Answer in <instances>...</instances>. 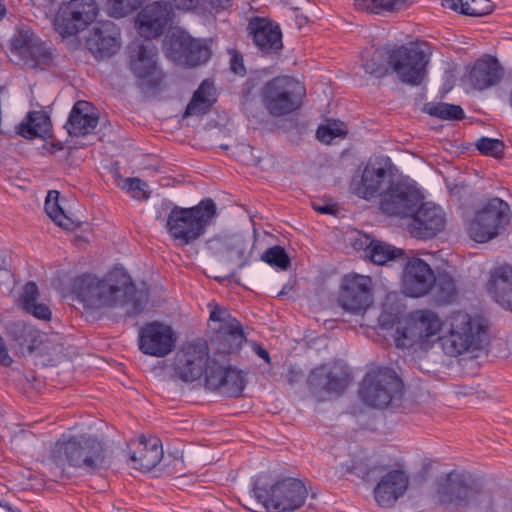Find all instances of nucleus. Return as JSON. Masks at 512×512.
<instances>
[{
	"mask_svg": "<svg viewBox=\"0 0 512 512\" xmlns=\"http://www.w3.org/2000/svg\"><path fill=\"white\" fill-rule=\"evenodd\" d=\"M217 215V205L212 198H204L188 208L174 205L168 214L165 228L178 246H187L206 233Z\"/></svg>",
	"mask_w": 512,
	"mask_h": 512,
	"instance_id": "f257e3e1",
	"label": "nucleus"
},
{
	"mask_svg": "<svg viewBox=\"0 0 512 512\" xmlns=\"http://www.w3.org/2000/svg\"><path fill=\"white\" fill-rule=\"evenodd\" d=\"M105 447L96 436L82 435L59 440L51 451V457L57 466H70L93 474L104 467Z\"/></svg>",
	"mask_w": 512,
	"mask_h": 512,
	"instance_id": "f03ea898",
	"label": "nucleus"
},
{
	"mask_svg": "<svg viewBox=\"0 0 512 512\" xmlns=\"http://www.w3.org/2000/svg\"><path fill=\"white\" fill-rule=\"evenodd\" d=\"M120 276L119 284L115 285L92 273L81 274L72 282V293L86 308L101 309L116 306L123 302L119 300L120 292L129 296L135 291L132 278L124 271L120 272Z\"/></svg>",
	"mask_w": 512,
	"mask_h": 512,
	"instance_id": "7ed1b4c3",
	"label": "nucleus"
},
{
	"mask_svg": "<svg viewBox=\"0 0 512 512\" xmlns=\"http://www.w3.org/2000/svg\"><path fill=\"white\" fill-rule=\"evenodd\" d=\"M251 492L266 512H294L305 504L308 497L303 481L294 477H284L270 486L256 479Z\"/></svg>",
	"mask_w": 512,
	"mask_h": 512,
	"instance_id": "20e7f679",
	"label": "nucleus"
},
{
	"mask_svg": "<svg viewBox=\"0 0 512 512\" xmlns=\"http://www.w3.org/2000/svg\"><path fill=\"white\" fill-rule=\"evenodd\" d=\"M264 107L275 117L298 110L306 97L305 85L290 76H277L269 80L261 91Z\"/></svg>",
	"mask_w": 512,
	"mask_h": 512,
	"instance_id": "39448f33",
	"label": "nucleus"
},
{
	"mask_svg": "<svg viewBox=\"0 0 512 512\" xmlns=\"http://www.w3.org/2000/svg\"><path fill=\"white\" fill-rule=\"evenodd\" d=\"M485 333V326L480 318L459 312L452 317L450 330L441 338L443 350L452 357L478 350L482 346Z\"/></svg>",
	"mask_w": 512,
	"mask_h": 512,
	"instance_id": "423d86ee",
	"label": "nucleus"
},
{
	"mask_svg": "<svg viewBox=\"0 0 512 512\" xmlns=\"http://www.w3.org/2000/svg\"><path fill=\"white\" fill-rule=\"evenodd\" d=\"M386 55L389 68L401 83L411 87L423 84L429 63V58L423 50L400 45L386 50Z\"/></svg>",
	"mask_w": 512,
	"mask_h": 512,
	"instance_id": "0eeeda50",
	"label": "nucleus"
},
{
	"mask_svg": "<svg viewBox=\"0 0 512 512\" xmlns=\"http://www.w3.org/2000/svg\"><path fill=\"white\" fill-rule=\"evenodd\" d=\"M510 221V207L504 200L490 199L470 223L471 238L478 243H485L498 236Z\"/></svg>",
	"mask_w": 512,
	"mask_h": 512,
	"instance_id": "6e6552de",
	"label": "nucleus"
},
{
	"mask_svg": "<svg viewBox=\"0 0 512 512\" xmlns=\"http://www.w3.org/2000/svg\"><path fill=\"white\" fill-rule=\"evenodd\" d=\"M211 364L209 346L203 339H197L184 344L175 354L173 371L185 383H192L206 377Z\"/></svg>",
	"mask_w": 512,
	"mask_h": 512,
	"instance_id": "1a4fd4ad",
	"label": "nucleus"
},
{
	"mask_svg": "<svg viewBox=\"0 0 512 512\" xmlns=\"http://www.w3.org/2000/svg\"><path fill=\"white\" fill-rule=\"evenodd\" d=\"M436 497L442 505L466 507L479 502L480 491L465 474L453 470L438 479Z\"/></svg>",
	"mask_w": 512,
	"mask_h": 512,
	"instance_id": "9d476101",
	"label": "nucleus"
},
{
	"mask_svg": "<svg viewBox=\"0 0 512 512\" xmlns=\"http://www.w3.org/2000/svg\"><path fill=\"white\" fill-rule=\"evenodd\" d=\"M163 48L170 60L186 67L201 65L211 57V50L205 43L184 32L168 34Z\"/></svg>",
	"mask_w": 512,
	"mask_h": 512,
	"instance_id": "9b49d317",
	"label": "nucleus"
},
{
	"mask_svg": "<svg viewBox=\"0 0 512 512\" xmlns=\"http://www.w3.org/2000/svg\"><path fill=\"white\" fill-rule=\"evenodd\" d=\"M442 327L437 314L431 310H417L410 314L407 325L397 327L394 335L395 345L399 349L412 347L429 337L436 335Z\"/></svg>",
	"mask_w": 512,
	"mask_h": 512,
	"instance_id": "f8f14e48",
	"label": "nucleus"
},
{
	"mask_svg": "<svg viewBox=\"0 0 512 512\" xmlns=\"http://www.w3.org/2000/svg\"><path fill=\"white\" fill-rule=\"evenodd\" d=\"M130 70L140 81L139 88L143 92L155 93L160 90L165 73L159 69L157 50L154 46L137 45V49L129 56Z\"/></svg>",
	"mask_w": 512,
	"mask_h": 512,
	"instance_id": "ddd939ff",
	"label": "nucleus"
},
{
	"mask_svg": "<svg viewBox=\"0 0 512 512\" xmlns=\"http://www.w3.org/2000/svg\"><path fill=\"white\" fill-rule=\"evenodd\" d=\"M247 373L231 365V359L211 358L207 370L206 388L222 391L229 397H240L247 384Z\"/></svg>",
	"mask_w": 512,
	"mask_h": 512,
	"instance_id": "4468645a",
	"label": "nucleus"
},
{
	"mask_svg": "<svg viewBox=\"0 0 512 512\" xmlns=\"http://www.w3.org/2000/svg\"><path fill=\"white\" fill-rule=\"evenodd\" d=\"M98 15L94 0H71L57 13L54 26L62 36H74L91 24Z\"/></svg>",
	"mask_w": 512,
	"mask_h": 512,
	"instance_id": "2eb2a0df",
	"label": "nucleus"
},
{
	"mask_svg": "<svg viewBox=\"0 0 512 512\" xmlns=\"http://www.w3.org/2000/svg\"><path fill=\"white\" fill-rule=\"evenodd\" d=\"M372 300V279L370 276L353 272L344 275L339 295V303L343 309L358 314L366 311Z\"/></svg>",
	"mask_w": 512,
	"mask_h": 512,
	"instance_id": "dca6fc26",
	"label": "nucleus"
},
{
	"mask_svg": "<svg viewBox=\"0 0 512 512\" xmlns=\"http://www.w3.org/2000/svg\"><path fill=\"white\" fill-rule=\"evenodd\" d=\"M446 225V215L441 206L433 202H420L409 217L408 231L413 238L431 239Z\"/></svg>",
	"mask_w": 512,
	"mask_h": 512,
	"instance_id": "f3484780",
	"label": "nucleus"
},
{
	"mask_svg": "<svg viewBox=\"0 0 512 512\" xmlns=\"http://www.w3.org/2000/svg\"><path fill=\"white\" fill-rule=\"evenodd\" d=\"M255 241L242 235L216 236L208 241V249L221 261L235 263L238 270L252 263Z\"/></svg>",
	"mask_w": 512,
	"mask_h": 512,
	"instance_id": "a211bd4d",
	"label": "nucleus"
},
{
	"mask_svg": "<svg viewBox=\"0 0 512 512\" xmlns=\"http://www.w3.org/2000/svg\"><path fill=\"white\" fill-rule=\"evenodd\" d=\"M401 276V290L411 298H420L427 295L434 284L436 276L428 263L418 257H405Z\"/></svg>",
	"mask_w": 512,
	"mask_h": 512,
	"instance_id": "6ab92c4d",
	"label": "nucleus"
},
{
	"mask_svg": "<svg viewBox=\"0 0 512 512\" xmlns=\"http://www.w3.org/2000/svg\"><path fill=\"white\" fill-rule=\"evenodd\" d=\"M175 343L172 328L158 321L147 323L139 332L138 348L145 355L165 357L173 351Z\"/></svg>",
	"mask_w": 512,
	"mask_h": 512,
	"instance_id": "aec40b11",
	"label": "nucleus"
},
{
	"mask_svg": "<svg viewBox=\"0 0 512 512\" xmlns=\"http://www.w3.org/2000/svg\"><path fill=\"white\" fill-rule=\"evenodd\" d=\"M422 200L423 196L413 184L392 181L386 188V215L409 218Z\"/></svg>",
	"mask_w": 512,
	"mask_h": 512,
	"instance_id": "412c9836",
	"label": "nucleus"
},
{
	"mask_svg": "<svg viewBox=\"0 0 512 512\" xmlns=\"http://www.w3.org/2000/svg\"><path fill=\"white\" fill-rule=\"evenodd\" d=\"M14 52L25 60L34 62L35 68L42 70L53 64V53L31 30H20L11 40Z\"/></svg>",
	"mask_w": 512,
	"mask_h": 512,
	"instance_id": "4be33fe9",
	"label": "nucleus"
},
{
	"mask_svg": "<svg viewBox=\"0 0 512 512\" xmlns=\"http://www.w3.org/2000/svg\"><path fill=\"white\" fill-rule=\"evenodd\" d=\"M349 382L350 375L346 371H335L328 365H320L310 372L308 388L315 396H320L322 393L341 395Z\"/></svg>",
	"mask_w": 512,
	"mask_h": 512,
	"instance_id": "5701e85b",
	"label": "nucleus"
},
{
	"mask_svg": "<svg viewBox=\"0 0 512 512\" xmlns=\"http://www.w3.org/2000/svg\"><path fill=\"white\" fill-rule=\"evenodd\" d=\"M254 45L263 54H276L282 47V32L278 25L261 17H253L247 26Z\"/></svg>",
	"mask_w": 512,
	"mask_h": 512,
	"instance_id": "b1692460",
	"label": "nucleus"
},
{
	"mask_svg": "<svg viewBox=\"0 0 512 512\" xmlns=\"http://www.w3.org/2000/svg\"><path fill=\"white\" fill-rule=\"evenodd\" d=\"M119 36V30L114 23L104 22L93 28L86 45L97 60L107 59L120 48Z\"/></svg>",
	"mask_w": 512,
	"mask_h": 512,
	"instance_id": "393cba45",
	"label": "nucleus"
},
{
	"mask_svg": "<svg viewBox=\"0 0 512 512\" xmlns=\"http://www.w3.org/2000/svg\"><path fill=\"white\" fill-rule=\"evenodd\" d=\"M384 180V163L381 156L371 157L364 168L361 183L355 188V193L366 200L379 197V209L384 211V191L381 184Z\"/></svg>",
	"mask_w": 512,
	"mask_h": 512,
	"instance_id": "a878e982",
	"label": "nucleus"
},
{
	"mask_svg": "<svg viewBox=\"0 0 512 512\" xmlns=\"http://www.w3.org/2000/svg\"><path fill=\"white\" fill-rule=\"evenodd\" d=\"M467 78L473 89L483 91L500 83L503 68L496 57L486 55L473 63Z\"/></svg>",
	"mask_w": 512,
	"mask_h": 512,
	"instance_id": "bb28decb",
	"label": "nucleus"
},
{
	"mask_svg": "<svg viewBox=\"0 0 512 512\" xmlns=\"http://www.w3.org/2000/svg\"><path fill=\"white\" fill-rule=\"evenodd\" d=\"M245 339L242 325L237 319H233L229 325H222L212 340L215 350L211 358L230 359V354L238 352Z\"/></svg>",
	"mask_w": 512,
	"mask_h": 512,
	"instance_id": "cd10ccee",
	"label": "nucleus"
},
{
	"mask_svg": "<svg viewBox=\"0 0 512 512\" xmlns=\"http://www.w3.org/2000/svg\"><path fill=\"white\" fill-rule=\"evenodd\" d=\"M389 456L386 462V507L392 506L402 498L409 487V475L404 469L403 459L400 456Z\"/></svg>",
	"mask_w": 512,
	"mask_h": 512,
	"instance_id": "c85d7f7f",
	"label": "nucleus"
},
{
	"mask_svg": "<svg viewBox=\"0 0 512 512\" xmlns=\"http://www.w3.org/2000/svg\"><path fill=\"white\" fill-rule=\"evenodd\" d=\"M98 121L99 115L94 112L93 105L79 100L73 105L65 127L71 136H86L94 131Z\"/></svg>",
	"mask_w": 512,
	"mask_h": 512,
	"instance_id": "c756f323",
	"label": "nucleus"
},
{
	"mask_svg": "<svg viewBox=\"0 0 512 512\" xmlns=\"http://www.w3.org/2000/svg\"><path fill=\"white\" fill-rule=\"evenodd\" d=\"M358 395L367 406L379 408L384 404V366L370 367L362 379Z\"/></svg>",
	"mask_w": 512,
	"mask_h": 512,
	"instance_id": "7c9ffc66",
	"label": "nucleus"
},
{
	"mask_svg": "<svg viewBox=\"0 0 512 512\" xmlns=\"http://www.w3.org/2000/svg\"><path fill=\"white\" fill-rule=\"evenodd\" d=\"M163 458L161 440L157 437L141 436L136 450L130 453L129 459L135 469L150 471L156 467Z\"/></svg>",
	"mask_w": 512,
	"mask_h": 512,
	"instance_id": "2f4dec72",
	"label": "nucleus"
},
{
	"mask_svg": "<svg viewBox=\"0 0 512 512\" xmlns=\"http://www.w3.org/2000/svg\"><path fill=\"white\" fill-rule=\"evenodd\" d=\"M487 291L497 304L512 312V267L496 268L487 284Z\"/></svg>",
	"mask_w": 512,
	"mask_h": 512,
	"instance_id": "473e14b6",
	"label": "nucleus"
},
{
	"mask_svg": "<svg viewBox=\"0 0 512 512\" xmlns=\"http://www.w3.org/2000/svg\"><path fill=\"white\" fill-rule=\"evenodd\" d=\"M167 10L159 2L146 6L138 15L141 36L154 39L162 35L168 21Z\"/></svg>",
	"mask_w": 512,
	"mask_h": 512,
	"instance_id": "72a5a7b5",
	"label": "nucleus"
},
{
	"mask_svg": "<svg viewBox=\"0 0 512 512\" xmlns=\"http://www.w3.org/2000/svg\"><path fill=\"white\" fill-rule=\"evenodd\" d=\"M347 472L354 473L368 484H374L373 495L379 507L384 505V466L370 461H353Z\"/></svg>",
	"mask_w": 512,
	"mask_h": 512,
	"instance_id": "f704fd0d",
	"label": "nucleus"
},
{
	"mask_svg": "<svg viewBox=\"0 0 512 512\" xmlns=\"http://www.w3.org/2000/svg\"><path fill=\"white\" fill-rule=\"evenodd\" d=\"M50 126L49 117L43 111H31L19 125L18 133L26 139L43 137Z\"/></svg>",
	"mask_w": 512,
	"mask_h": 512,
	"instance_id": "c9c22d12",
	"label": "nucleus"
},
{
	"mask_svg": "<svg viewBox=\"0 0 512 512\" xmlns=\"http://www.w3.org/2000/svg\"><path fill=\"white\" fill-rule=\"evenodd\" d=\"M442 5L445 8L473 17L487 15L494 8L490 0H442Z\"/></svg>",
	"mask_w": 512,
	"mask_h": 512,
	"instance_id": "e433bc0d",
	"label": "nucleus"
},
{
	"mask_svg": "<svg viewBox=\"0 0 512 512\" xmlns=\"http://www.w3.org/2000/svg\"><path fill=\"white\" fill-rule=\"evenodd\" d=\"M351 245L356 251H364L365 256L374 264L384 265V244L372 239L367 234L358 233L351 240Z\"/></svg>",
	"mask_w": 512,
	"mask_h": 512,
	"instance_id": "4c0bfd02",
	"label": "nucleus"
},
{
	"mask_svg": "<svg viewBox=\"0 0 512 512\" xmlns=\"http://www.w3.org/2000/svg\"><path fill=\"white\" fill-rule=\"evenodd\" d=\"M386 410H398L402 407L404 383L396 372L386 367Z\"/></svg>",
	"mask_w": 512,
	"mask_h": 512,
	"instance_id": "58836bf2",
	"label": "nucleus"
},
{
	"mask_svg": "<svg viewBox=\"0 0 512 512\" xmlns=\"http://www.w3.org/2000/svg\"><path fill=\"white\" fill-rule=\"evenodd\" d=\"M213 89V84L208 80H204L194 92L192 99L185 109L183 117L205 114L211 107V102L208 97L211 96Z\"/></svg>",
	"mask_w": 512,
	"mask_h": 512,
	"instance_id": "ea45409f",
	"label": "nucleus"
},
{
	"mask_svg": "<svg viewBox=\"0 0 512 512\" xmlns=\"http://www.w3.org/2000/svg\"><path fill=\"white\" fill-rule=\"evenodd\" d=\"M59 192L51 190L48 192L45 201V211L47 215L59 226L65 229H73L78 226L69 218L58 203Z\"/></svg>",
	"mask_w": 512,
	"mask_h": 512,
	"instance_id": "a19ab883",
	"label": "nucleus"
},
{
	"mask_svg": "<svg viewBox=\"0 0 512 512\" xmlns=\"http://www.w3.org/2000/svg\"><path fill=\"white\" fill-rule=\"evenodd\" d=\"M423 111L442 120H462L465 117L461 106L445 102H428L424 105Z\"/></svg>",
	"mask_w": 512,
	"mask_h": 512,
	"instance_id": "79ce46f5",
	"label": "nucleus"
},
{
	"mask_svg": "<svg viewBox=\"0 0 512 512\" xmlns=\"http://www.w3.org/2000/svg\"><path fill=\"white\" fill-rule=\"evenodd\" d=\"M365 72L375 78L384 76V49H367L363 54V64Z\"/></svg>",
	"mask_w": 512,
	"mask_h": 512,
	"instance_id": "37998d69",
	"label": "nucleus"
},
{
	"mask_svg": "<svg viewBox=\"0 0 512 512\" xmlns=\"http://www.w3.org/2000/svg\"><path fill=\"white\" fill-rule=\"evenodd\" d=\"M436 297L440 303H451L457 296V288L454 279L446 272L439 273L436 277Z\"/></svg>",
	"mask_w": 512,
	"mask_h": 512,
	"instance_id": "c03bdc74",
	"label": "nucleus"
},
{
	"mask_svg": "<svg viewBox=\"0 0 512 512\" xmlns=\"http://www.w3.org/2000/svg\"><path fill=\"white\" fill-rule=\"evenodd\" d=\"M260 260L283 271L288 270L291 266L289 255L286 250L279 245L266 249L261 255Z\"/></svg>",
	"mask_w": 512,
	"mask_h": 512,
	"instance_id": "a18cd8bd",
	"label": "nucleus"
},
{
	"mask_svg": "<svg viewBox=\"0 0 512 512\" xmlns=\"http://www.w3.org/2000/svg\"><path fill=\"white\" fill-rule=\"evenodd\" d=\"M142 0H107L109 14L114 18L125 17L138 10Z\"/></svg>",
	"mask_w": 512,
	"mask_h": 512,
	"instance_id": "49530a36",
	"label": "nucleus"
},
{
	"mask_svg": "<svg viewBox=\"0 0 512 512\" xmlns=\"http://www.w3.org/2000/svg\"><path fill=\"white\" fill-rule=\"evenodd\" d=\"M477 150L485 156L501 157L504 153V143L497 138L481 137L476 141Z\"/></svg>",
	"mask_w": 512,
	"mask_h": 512,
	"instance_id": "de8ad7c7",
	"label": "nucleus"
},
{
	"mask_svg": "<svg viewBox=\"0 0 512 512\" xmlns=\"http://www.w3.org/2000/svg\"><path fill=\"white\" fill-rule=\"evenodd\" d=\"M342 123L339 125L337 123L321 125L316 131L317 139L322 143H330L334 138L344 135L346 132L342 128Z\"/></svg>",
	"mask_w": 512,
	"mask_h": 512,
	"instance_id": "09e8293b",
	"label": "nucleus"
},
{
	"mask_svg": "<svg viewBox=\"0 0 512 512\" xmlns=\"http://www.w3.org/2000/svg\"><path fill=\"white\" fill-rule=\"evenodd\" d=\"M384 310L378 315L376 325H370L368 323H362L361 327L366 326L363 331V334L370 338L372 341L376 343L382 344L384 341V335L382 331H384Z\"/></svg>",
	"mask_w": 512,
	"mask_h": 512,
	"instance_id": "8fccbe9b",
	"label": "nucleus"
},
{
	"mask_svg": "<svg viewBox=\"0 0 512 512\" xmlns=\"http://www.w3.org/2000/svg\"><path fill=\"white\" fill-rule=\"evenodd\" d=\"M9 333L20 345H25L32 340L33 329L23 322H17L9 327Z\"/></svg>",
	"mask_w": 512,
	"mask_h": 512,
	"instance_id": "3c124183",
	"label": "nucleus"
},
{
	"mask_svg": "<svg viewBox=\"0 0 512 512\" xmlns=\"http://www.w3.org/2000/svg\"><path fill=\"white\" fill-rule=\"evenodd\" d=\"M354 5L356 9L371 14H382L384 11V0H354Z\"/></svg>",
	"mask_w": 512,
	"mask_h": 512,
	"instance_id": "603ef678",
	"label": "nucleus"
},
{
	"mask_svg": "<svg viewBox=\"0 0 512 512\" xmlns=\"http://www.w3.org/2000/svg\"><path fill=\"white\" fill-rule=\"evenodd\" d=\"M39 291L35 282H27L21 295L22 307L25 309L29 305L38 301Z\"/></svg>",
	"mask_w": 512,
	"mask_h": 512,
	"instance_id": "864d4df0",
	"label": "nucleus"
},
{
	"mask_svg": "<svg viewBox=\"0 0 512 512\" xmlns=\"http://www.w3.org/2000/svg\"><path fill=\"white\" fill-rule=\"evenodd\" d=\"M146 186L147 184L139 178H126L123 181L122 188L133 193V197L139 198L140 194H142L143 197L147 198L148 196L144 191Z\"/></svg>",
	"mask_w": 512,
	"mask_h": 512,
	"instance_id": "5fc2aeb1",
	"label": "nucleus"
},
{
	"mask_svg": "<svg viewBox=\"0 0 512 512\" xmlns=\"http://www.w3.org/2000/svg\"><path fill=\"white\" fill-rule=\"evenodd\" d=\"M27 313L31 314L37 319L48 321L51 319L52 312L44 303H39L38 301L29 305L24 309Z\"/></svg>",
	"mask_w": 512,
	"mask_h": 512,
	"instance_id": "6e6d98bb",
	"label": "nucleus"
},
{
	"mask_svg": "<svg viewBox=\"0 0 512 512\" xmlns=\"http://www.w3.org/2000/svg\"><path fill=\"white\" fill-rule=\"evenodd\" d=\"M209 319L214 322H221L223 325H229L233 321V317L224 307L216 305L210 312Z\"/></svg>",
	"mask_w": 512,
	"mask_h": 512,
	"instance_id": "4d7b16f0",
	"label": "nucleus"
},
{
	"mask_svg": "<svg viewBox=\"0 0 512 512\" xmlns=\"http://www.w3.org/2000/svg\"><path fill=\"white\" fill-rule=\"evenodd\" d=\"M414 0H386V13H399L408 10Z\"/></svg>",
	"mask_w": 512,
	"mask_h": 512,
	"instance_id": "13d9d810",
	"label": "nucleus"
},
{
	"mask_svg": "<svg viewBox=\"0 0 512 512\" xmlns=\"http://www.w3.org/2000/svg\"><path fill=\"white\" fill-rule=\"evenodd\" d=\"M134 292H136V290ZM120 294L124 295L125 298H128L129 300H131V306L126 311V315L128 317L133 318V317L139 315L144 310L145 302L142 301L141 299L134 298L135 293H132L129 296H126L123 292H120Z\"/></svg>",
	"mask_w": 512,
	"mask_h": 512,
	"instance_id": "bf43d9fd",
	"label": "nucleus"
},
{
	"mask_svg": "<svg viewBox=\"0 0 512 512\" xmlns=\"http://www.w3.org/2000/svg\"><path fill=\"white\" fill-rule=\"evenodd\" d=\"M231 69L234 73L241 75V76H243L246 73L242 55L234 54L232 56Z\"/></svg>",
	"mask_w": 512,
	"mask_h": 512,
	"instance_id": "052dcab7",
	"label": "nucleus"
},
{
	"mask_svg": "<svg viewBox=\"0 0 512 512\" xmlns=\"http://www.w3.org/2000/svg\"><path fill=\"white\" fill-rule=\"evenodd\" d=\"M390 178V183L399 181L400 177L399 169L393 164L390 157L386 156V178Z\"/></svg>",
	"mask_w": 512,
	"mask_h": 512,
	"instance_id": "680f3d73",
	"label": "nucleus"
},
{
	"mask_svg": "<svg viewBox=\"0 0 512 512\" xmlns=\"http://www.w3.org/2000/svg\"><path fill=\"white\" fill-rule=\"evenodd\" d=\"M404 250L386 243V263L399 258H403Z\"/></svg>",
	"mask_w": 512,
	"mask_h": 512,
	"instance_id": "e2e57ef3",
	"label": "nucleus"
},
{
	"mask_svg": "<svg viewBox=\"0 0 512 512\" xmlns=\"http://www.w3.org/2000/svg\"><path fill=\"white\" fill-rule=\"evenodd\" d=\"M12 362L11 357L8 354L7 348L3 339L0 337V364L3 366H8Z\"/></svg>",
	"mask_w": 512,
	"mask_h": 512,
	"instance_id": "0e129e2a",
	"label": "nucleus"
},
{
	"mask_svg": "<svg viewBox=\"0 0 512 512\" xmlns=\"http://www.w3.org/2000/svg\"><path fill=\"white\" fill-rule=\"evenodd\" d=\"M252 349L258 357L263 359L266 363H270V354L264 347L258 343H253Z\"/></svg>",
	"mask_w": 512,
	"mask_h": 512,
	"instance_id": "69168bd1",
	"label": "nucleus"
},
{
	"mask_svg": "<svg viewBox=\"0 0 512 512\" xmlns=\"http://www.w3.org/2000/svg\"><path fill=\"white\" fill-rule=\"evenodd\" d=\"M175 7L180 10H190L196 6V0H171Z\"/></svg>",
	"mask_w": 512,
	"mask_h": 512,
	"instance_id": "338daca9",
	"label": "nucleus"
},
{
	"mask_svg": "<svg viewBox=\"0 0 512 512\" xmlns=\"http://www.w3.org/2000/svg\"><path fill=\"white\" fill-rule=\"evenodd\" d=\"M314 209L321 214H334L335 208L333 205L313 206Z\"/></svg>",
	"mask_w": 512,
	"mask_h": 512,
	"instance_id": "774afa93",
	"label": "nucleus"
}]
</instances>
